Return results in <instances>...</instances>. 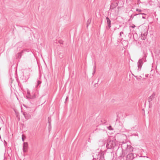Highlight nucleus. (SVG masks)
<instances>
[{
    "label": "nucleus",
    "instance_id": "obj_1",
    "mask_svg": "<svg viewBox=\"0 0 160 160\" xmlns=\"http://www.w3.org/2000/svg\"><path fill=\"white\" fill-rule=\"evenodd\" d=\"M106 143V147L108 149H112V152L113 151L117 150V153H118L117 150L119 149V147L115 139H108Z\"/></svg>",
    "mask_w": 160,
    "mask_h": 160
},
{
    "label": "nucleus",
    "instance_id": "obj_2",
    "mask_svg": "<svg viewBox=\"0 0 160 160\" xmlns=\"http://www.w3.org/2000/svg\"><path fill=\"white\" fill-rule=\"evenodd\" d=\"M122 151L120 153L119 157L123 158L128 152L133 151V147L130 145H128L127 143H123L121 145Z\"/></svg>",
    "mask_w": 160,
    "mask_h": 160
},
{
    "label": "nucleus",
    "instance_id": "obj_3",
    "mask_svg": "<svg viewBox=\"0 0 160 160\" xmlns=\"http://www.w3.org/2000/svg\"><path fill=\"white\" fill-rule=\"evenodd\" d=\"M146 56L145 55L144 57L142 58L139 59L138 60V71H140L141 70L142 66L144 62H145L146 61Z\"/></svg>",
    "mask_w": 160,
    "mask_h": 160
},
{
    "label": "nucleus",
    "instance_id": "obj_4",
    "mask_svg": "<svg viewBox=\"0 0 160 160\" xmlns=\"http://www.w3.org/2000/svg\"><path fill=\"white\" fill-rule=\"evenodd\" d=\"M137 157V155L135 153L130 152L128 153L126 157V160H132Z\"/></svg>",
    "mask_w": 160,
    "mask_h": 160
},
{
    "label": "nucleus",
    "instance_id": "obj_5",
    "mask_svg": "<svg viewBox=\"0 0 160 160\" xmlns=\"http://www.w3.org/2000/svg\"><path fill=\"white\" fill-rule=\"evenodd\" d=\"M155 93L153 92L152 94L148 98V102H149V107L150 108L152 106V102H151L155 98Z\"/></svg>",
    "mask_w": 160,
    "mask_h": 160
},
{
    "label": "nucleus",
    "instance_id": "obj_6",
    "mask_svg": "<svg viewBox=\"0 0 160 160\" xmlns=\"http://www.w3.org/2000/svg\"><path fill=\"white\" fill-rule=\"evenodd\" d=\"M21 112L22 113L25 118L27 120L29 119L31 117V115L28 112H23L22 111Z\"/></svg>",
    "mask_w": 160,
    "mask_h": 160
},
{
    "label": "nucleus",
    "instance_id": "obj_7",
    "mask_svg": "<svg viewBox=\"0 0 160 160\" xmlns=\"http://www.w3.org/2000/svg\"><path fill=\"white\" fill-rule=\"evenodd\" d=\"M28 145L27 142H24L23 145V151L24 152H27L28 149Z\"/></svg>",
    "mask_w": 160,
    "mask_h": 160
},
{
    "label": "nucleus",
    "instance_id": "obj_8",
    "mask_svg": "<svg viewBox=\"0 0 160 160\" xmlns=\"http://www.w3.org/2000/svg\"><path fill=\"white\" fill-rule=\"evenodd\" d=\"M106 142L105 141L103 140H101L99 141L98 142V144L100 147H102L104 146Z\"/></svg>",
    "mask_w": 160,
    "mask_h": 160
},
{
    "label": "nucleus",
    "instance_id": "obj_9",
    "mask_svg": "<svg viewBox=\"0 0 160 160\" xmlns=\"http://www.w3.org/2000/svg\"><path fill=\"white\" fill-rule=\"evenodd\" d=\"M106 19L107 20V23L108 25V27L109 28H110L111 27V21L108 17H106Z\"/></svg>",
    "mask_w": 160,
    "mask_h": 160
},
{
    "label": "nucleus",
    "instance_id": "obj_10",
    "mask_svg": "<svg viewBox=\"0 0 160 160\" xmlns=\"http://www.w3.org/2000/svg\"><path fill=\"white\" fill-rule=\"evenodd\" d=\"M99 81H92V84H93L95 87H97L98 85V82Z\"/></svg>",
    "mask_w": 160,
    "mask_h": 160
},
{
    "label": "nucleus",
    "instance_id": "obj_11",
    "mask_svg": "<svg viewBox=\"0 0 160 160\" xmlns=\"http://www.w3.org/2000/svg\"><path fill=\"white\" fill-rule=\"evenodd\" d=\"M42 83L41 81H37V84L35 86V88H38L40 87V85Z\"/></svg>",
    "mask_w": 160,
    "mask_h": 160
},
{
    "label": "nucleus",
    "instance_id": "obj_12",
    "mask_svg": "<svg viewBox=\"0 0 160 160\" xmlns=\"http://www.w3.org/2000/svg\"><path fill=\"white\" fill-rule=\"evenodd\" d=\"M24 51H25L24 50H23L21 52H19L18 54L17 57L18 58H21L22 55V53H23Z\"/></svg>",
    "mask_w": 160,
    "mask_h": 160
},
{
    "label": "nucleus",
    "instance_id": "obj_13",
    "mask_svg": "<svg viewBox=\"0 0 160 160\" xmlns=\"http://www.w3.org/2000/svg\"><path fill=\"white\" fill-rule=\"evenodd\" d=\"M91 19H89L87 21V27H88V26L90 24V23H91Z\"/></svg>",
    "mask_w": 160,
    "mask_h": 160
},
{
    "label": "nucleus",
    "instance_id": "obj_14",
    "mask_svg": "<svg viewBox=\"0 0 160 160\" xmlns=\"http://www.w3.org/2000/svg\"><path fill=\"white\" fill-rule=\"evenodd\" d=\"M146 37L145 35L143 34L141 36V39L142 40H145L146 39Z\"/></svg>",
    "mask_w": 160,
    "mask_h": 160
},
{
    "label": "nucleus",
    "instance_id": "obj_15",
    "mask_svg": "<svg viewBox=\"0 0 160 160\" xmlns=\"http://www.w3.org/2000/svg\"><path fill=\"white\" fill-rule=\"evenodd\" d=\"M35 98H36L35 94V93H34L33 95H31V99H33Z\"/></svg>",
    "mask_w": 160,
    "mask_h": 160
},
{
    "label": "nucleus",
    "instance_id": "obj_16",
    "mask_svg": "<svg viewBox=\"0 0 160 160\" xmlns=\"http://www.w3.org/2000/svg\"><path fill=\"white\" fill-rule=\"evenodd\" d=\"M108 129L111 130L113 129L112 128L111 126H110L108 127H107Z\"/></svg>",
    "mask_w": 160,
    "mask_h": 160
},
{
    "label": "nucleus",
    "instance_id": "obj_17",
    "mask_svg": "<svg viewBox=\"0 0 160 160\" xmlns=\"http://www.w3.org/2000/svg\"><path fill=\"white\" fill-rule=\"evenodd\" d=\"M95 68H96V67L95 66H94L93 67V72H92V74H93L95 73Z\"/></svg>",
    "mask_w": 160,
    "mask_h": 160
},
{
    "label": "nucleus",
    "instance_id": "obj_18",
    "mask_svg": "<svg viewBox=\"0 0 160 160\" xmlns=\"http://www.w3.org/2000/svg\"><path fill=\"white\" fill-rule=\"evenodd\" d=\"M27 92V94L28 95H29L30 96V94H30L29 90H28Z\"/></svg>",
    "mask_w": 160,
    "mask_h": 160
},
{
    "label": "nucleus",
    "instance_id": "obj_19",
    "mask_svg": "<svg viewBox=\"0 0 160 160\" xmlns=\"http://www.w3.org/2000/svg\"><path fill=\"white\" fill-rule=\"evenodd\" d=\"M136 11H138V12H141L142 11L141 10L138 9H137Z\"/></svg>",
    "mask_w": 160,
    "mask_h": 160
},
{
    "label": "nucleus",
    "instance_id": "obj_20",
    "mask_svg": "<svg viewBox=\"0 0 160 160\" xmlns=\"http://www.w3.org/2000/svg\"><path fill=\"white\" fill-rule=\"evenodd\" d=\"M123 32H120V34H120V37L121 36V35H122V34H123Z\"/></svg>",
    "mask_w": 160,
    "mask_h": 160
},
{
    "label": "nucleus",
    "instance_id": "obj_21",
    "mask_svg": "<svg viewBox=\"0 0 160 160\" xmlns=\"http://www.w3.org/2000/svg\"><path fill=\"white\" fill-rule=\"evenodd\" d=\"M143 14H144L145 15V14L144 13H139V14H136L135 15H143Z\"/></svg>",
    "mask_w": 160,
    "mask_h": 160
},
{
    "label": "nucleus",
    "instance_id": "obj_22",
    "mask_svg": "<svg viewBox=\"0 0 160 160\" xmlns=\"http://www.w3.org/2000/svg\"><path fill=\"white\" fill-rule=\"evenodd\" d=\"M48 123H49V125H50V120L49 119V118H48Z\"/></svg>",
    "mask_w": 160,
    "mask_h": 160
},
{
    "label": "nucleus",
    "instance_id": "obj_23",
    "mask_svg": "<svg viewBox=\"0 0 160 160\" xmlns=\"http://www.w3.org/2000/svg\"><path fill=\"white\" fill-rule=\"evenodd\" d=\"M26 98L27 99H30L29 98V96H28L27 95L26 96Z\"/></svg>",
    "mask_w": 160,
    "mask_h": 160
},
{
    "label": "nucleus",
    "instance_id": "obj_24",
    "mask_svg": "<svg viewBox=\"0 0 160 160\" xmlns=\"http://www.w3.org/2000/svg\"><path fill=\"white\" fill-rule=\"evenodd\" d=\"M28 96H29V98L30 99H31V94H30V95L29 96V95H27Z\"/></svg>",
    "mask_w": 160,
    "mask_h": 160
},
{
    "label": "nucleus",
    "instance_id": "obj_25",
    "mask_svg": "<svg viewBox=\"0 0 160 160\" xmlns=\"http://www.w3.org/2000/svg\"><path fill=\"white\" fill-rule=\"evenodd\" d=\"M131 27L133 28L135 27V25H133V26H132Z\"/></svg>",
    "mask_w": 160,
    "mask_h": 160
},
{
    "label": "nucleus",
    "instance_id": "obj_26",
    "mask_svg": "<svg viewBox=\"0 0 160 160\" xmlns=\"http://www.w3.org/2000/svg\"><path fill=\"white\" fill-rule=\"evenodd\" d=\"M142 18L143 19H145V17L143 16H142Z\"/></svg>",
    "mask_w": 160,
    "mask_h": 160
},
{
    "label": "nucleus",
    "instance_id": "obj_27",
    "mask_svg": "<svg viewBox=\"0 0 160 160\" xmlns=\"http://www.w3.org/2000/svg\"><path fill=\"white\" fill-rule=\"evenodd\" d=\"M133 135H134V136H138V134H136V133H135V134H133Z\"/></svg>",
    "mask_w": 160,
    "mask_h": 160
},
{
    "label": "nucleus",
    "instance_id": "obj_28",
    "mask_svg": "<svg viewBox=\"0 0 160 160\" xmlns=\"http://www.w3.org/2000/svg\"><path fill=\"white\" fill-rule=\"evenodd\" d=\"M22 141H24V139H23V137H22Z\"/></svg>",
    "mask_w": 160,
    "mask_h": 160
},
{
    "label": "nucleus",
    "instance_id": "obj_29",
    "mask_svg": "<svg viewBox=\"0 0 160 160\" xmlns=\"http://www.w3.org/2000/svg\"><path fill=\"white\" fill-rule=\"evenodd\" d=\"M67 99H68V97H67V98H66V99L65 101L67 100Z\"/></svg>",
    "mask_w": 160,
    "mask_h": 160
},
{
    "label": "nucleus",
    "instance_id": "obj_30",
    "mask_svg": "<svg viewBox=\"0 0 160 160\" xmlns=\"http://www.w3.org/2000/svg\"><path fill=\"white\" fill-rule=\"evenodd\" d=\"M148 75H146V77H148Z\"/></svg>",
    "mask_w": 160,
    "mask_h": 160
},
{
    "label": "nucleus",
    "instance_id": "obj_31",
    "mask_svg": "<svg viewBox=\"0 0 160 160\" xmlns=\"http://www.w3.org/2000/svg\"><path fill=\"white\" fill-rule=\"evenodd\" d=\"M17 82H18V84H19V82H18V81H19L17 80Z\"/></svg>",
    "mask_w": 160,
    "mask_h": 160
},
{
    "label": "nucleus",
    "instance_id": "obj_32",
    "mask_svg": "<svg viewBox=\"0 0 160 160\" xmlns=\"http://www.w3.org/2000/svg\"><path fill=\"white\" fill-rule=\"evenodd\" d=\"M5 144H6V143H7V142H5Z\"/></svg>",
    "mask_w": 160,
    "mask_h": 160
},
{
    "label": "nucleus",
    "instance_id": "obj_33",
    "mask_svg": "<svg viewBox=\"0 0 160 160\" xmlns=\"http://www.w3.org/2000/svg\"><path fill=\"white\" fill-rule=\"evenodd\" d=\"M5 144H6V143H7V142H5Z\"/></svg>",
    "mask_w": 160,
    "mask_h": 160
},
{
    "label": "nucleus",
    "instance_id": "obj_34",
    "mask_svg": "<svg viewBox=\"0 0 160 160\" xmlns=\"http://www.w3.org/2000/svg\"><path fill=\"white\" fill-rule=\"evenodd\" d=\"M27 52H28L29 51H27Z\"/></svg>",
    "mask_w": 160,
    "mask_h": 160
}]
</instances>
